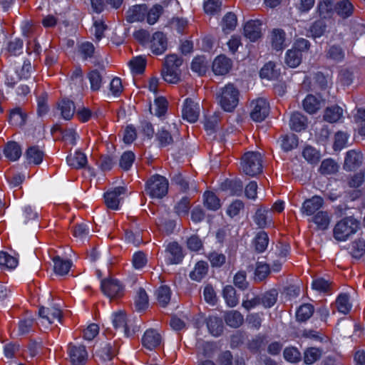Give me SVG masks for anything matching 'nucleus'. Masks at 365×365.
Wrapping results in <instances>:
<instances>
[{
    "label": "nucleus",
    "instance_id": "obj_52",
    "mask_svg": "<svg viewBox=\"0 0 365 365\" xmlns=\"http://www.w3.org/2000/svg\"><path fill=\"white\" fill-rule=\"evenodd\" d=\"M26 115L24 113L20 108L12 110L9 115V121L13 125L21 126L24 125Z\"/></svg>",
    "mask_w": 365,
    "mask_h": 365
},
{
    "label": "nucleus",
    "instance_id": "obj_49",
    "mask_svg": "<svg viewBox=\"0 0 365 365\" xmlns=\"http://www.w3.org/2000/svg\"><path fill=\"white\" fill-rule=\"evenodd\" d=\"M223 297L229 307H233L238 304V297L235 288L231 285H227L222 292Z\"/></svg>",
    "mask_w": 365,
    "mask_h": 365
},
{
    "label": "nucleus",
    "instance_id": "obj_35",
    "mask_svg": "<svg viewBox=\"0 0 365 365\" xmlns=\"http://www.w3.org/2000/svg\"><path fill=\"white\" fill-rule=\"evenodd\" d=\"M280 145L285 152L290 151L298 146V138L293 133L282 135L280 138Z\"/></svg>",
    "mask_w": 365,
    "mask_h": 365
},
{
    "label": "nucleus",
    "instance_id": "obj_1",
    "mask_svg": "<svg viewBox=\"0 0 365 365\" xmlns=\"http://www.w3.org/2000/svg\"><path fill=\"white\" fill-rule=\"evenodd\" d=\"M263 158L260 153L249 151L241 158L240 170L246 175L255 177L262 173Z\"/></svg>",
    "mask_w": 365,
    "mask_h": 365
},
{
    "label": "nucleus",
    "instance_id": "obj_43",
    "mask_svg": "<svg viewBox=\"0 0 365 365\" xmlns=\"http://www.w3.org/2000/svg\"><path fill=\"white\" fill-rule=\"evenodd\" d=\"M35 324V319L31 316L26 317L21 319L18 325L19 335H25L33 331Z\"/></svg>",
    "mask_w": 365,
    "mask_h": 365
},
{
    "label": "nucleus",
    "instance_id": "obj_15",
    "mask_svg": "<svg viewBox=\"0 0 365 365\" xmlns=\"http://www.w3.org/2000/svg\"><path fill=\"white\" fill-rule=\"evenodd\" d=\"M147 14V6L145 4L134 5L126 11L125 19L129 23L142 21L145 19Z\"/></svg>",
    "mask_w": 365,
    "mask_h": 365
},
{
    "label": "nucleus",
    "instance_id": "obj_50",
    "mask_svg": "<svg viewBox=\"0 0 365 365\" xmlns=\"http://www.w3.org/2000/svg\"><path fill=\"white\" fill-rule=\"evenodd\" d=\"M135 309L138 311L143 310L148 306V296L145 290L143 288H140L137 291L135 298Z\"/></svg>",
    "mask_w": 365,
    "mask_h": 365
},
{
    "label": "nucleus",
    "instance_id": "obj_51",
    "mask_svg": "<svg viewBox=\"0 0 365 365\" xmlns=\"http://www.w3.org/2000/svg\"><path fill=\"white\" fill-rule=\"evenodd\" d=\"M163 79L170 83H176L180 81V69L163 67L162 71Z\"/></svg>",
    "mask_w": 365,
    "mask_h": 365
},
{
    "label": "nucleus",
    "instance_id": "obj_28",
    "mask_svg": "<svg viewBox=\"0 0 365 365\" xmlns=\"http://www.w3.org/2000/svg\"><path fill=\"white\" fill-rule=\"evenodd\" d=\"M67 163L71 168L80 169L84 168L87 164L86 155L80 151H76L73 155L67 157Z\"/></svg>",
    "mask_w": 365,
    "mask_h": 365
},
{
    "label": "nucleus",
    "instance_id": "obj_41",
    "mask_svg": "<svg viewBox=\"0 0 365 365\" xmlns=\"http://www.w3.org/2000/svg\"><path fill=\"white\" fill-rule=\"evenodd\" d=\"M43 152L37 146L30 147L26 151V158L29 163L40 164L43 158Z\"/></svg>",
    "mask_w": 365,
    "mask_h": 365
},
{
    "label": "nucleus",
    "instance_id": "obj_39",
    "mask_svg": "<svg viewBox=\"0 0 365 365\" xmlns=\"http://www.w3.org/2000/svg\"><path fill=\"white\" fill-rule=\"evenodd\" d=\"M304 109L309 113H315L321 107V102L313 95H308L303 101Z\"/></svg>",
    "mask_w": 365,
    "mask_h": 365
},
{
    "label": "nucleus",
    "instance_id": "obj_54",
    "mask_svg": "<svg viewBox=\"0 0 365 365\" xmlns=\"http://www.w3.org/2000/svg\"><path fill=\"white\" fill-rule=\"evenodd\" d=\"M18 264L16 258L6 252H0V267L2 269H14Z\"/></svg>",
    "mask_w": 365,
    "mask_h": 365
},
{
    "label": "nucleus",
    "instance_id": "obj_48",
    "mask_svg": "<svg viewBox=\"0 0 365 365\" xmlns=\"http://www.w3.org/2000/svg\"><path fill=\"white\" fill-rule=\"evenodd\" d=\"M237 24V16L234 13H227L222 19V27L225 33L233 31Z\"/></svg>",
    "mask_w": 365,
    "mask_h": 365
},
{
    "label": "nucleus",
    "instance_id": "obj_53",
    "mask_svg": "<svg viewBox=\"0 0 365 365\" xmlns=\"http://www.w3.org/2000/svg\"><path fill=\"white\" fill-rule=\"evenodd\" d=\"M88 78L91 83V89L93 91H98L102 86L103 77L100 72L95 69L88 73Z\"/></svg>",
    "mask_w": 365,
    "mask_h": 365
},
{
    "label": "nucleus",
    "instance_id": "obj_25",
    "mask_svg": "<svg viewBox=\"0 0 365 365\" xmlns=\"http://www.w3.org/2000/svg\"><path fill=\"white\" fill-rule=\"evenodd\" d=\"M57 110L65 120H71L76 112L74 103L66 98L61 99L57 103Z\"/></svg>",
    "mask_w": 365,
    "mask_h": 365
},
{
    "label": "nucleus",
    "instance_id": "obj_22",
    "mask_svg": "<svg viewBox=\"0 0 365 365\" xmlns=\"http://www.w3.org/2000/svg\"><path fill=\"white\" fill-rule=\"evenodd\" d=\"M271 46L276 51H282L286 47V33L282 29H274L269 36Z\"/></svg>",
    "mask_w": 365,
    "mask_h": 365
},
{
    "label": "nucleus",
    "instance_id": "obj_55",
    "mask_svg": "<svg viewBox=\"0 0 365 365\" xmlns=\"http://www.w3.org/2000/svg\"><path fill=\"white\" fill-rule=\"evenodd\" d=\"M204 205L212 210H216L220 208V200L212 192H205L204 194Z\"/></svg>",
    "mask_w": 365,
    "mask_h": 365
},
{
    "label": "nucleus",
    "instance_id": "obj_3",
    "mask_svg": "<svg viewBox=\"0 0 365 365\" xmlns=\"http://www.w3.org/2000/svg\"><path fill=\"white\" fill-rule=\"evenodd\" d=\"M359 228V222L349 217L339 221L334 228V237L338 241H344Z\"/></svg>",
    "mask_w": 365,
    "mask_h": 365
},
{
    "label": "nucleus",
    "instance_id": "obj_58",
    "mask_svg": "<svg viewBox=\"0 0 365 365\" xmlns=\"http://www.w3.org/2000/svg\"><path fill=\"white\" fill-rule=\"evenodd\" d=\"M339 166L332 159H326L322 162L319 171L324 175H331L337 172Z\"/></svg>",
    "mask_w": 365,
    "mask_h": 365
},
{
    "label": "nucleus",
    "instance_id": "obj_18",
    "mask_svg": "<svg viewBox=\"0 0 365 365\" xmlns=\"http://www.w3.org/2000/svg\"><path fill=\"white\" fill-rule=\"evenodd\" d=\"M262 23L259 20H250L244 26L245 36L251 41H255L262 36Z\"/></svg>",
    "mask_w": 365,
    "mask_h": 365
},
{
    "label": "nucleus",
    "instance_id": "obj_13",
    "mask_svg": "<svg viewBox=\"0 0 365 365\" xmlns=\"http://www.w3.org/2000/svg\"><path fill=\"white\" fill-rule=\"evenodd\" d=\"M171 181L182 192H188L190 190L195 192H197L195 181L184 177L181 173H175L173 176Z\"/></svg>",
    "mask_w": 365,
    "mask_h": 365
},
{
    "label": "nucleus",
    "instance_id": "obj_6",
    "mask_svg": "<svg viewBox=\"0 0 365 365\" xmlns=\"http://www.w3.org/2000/svg\"><path fill=\"white\" fill-rule=\"evenodd\" d=\"M101 291L110 299L120 297L123 294V287L120 282L113 278H106L101 281Z\"/></svg>",
    "mask_w": 365,
    "mask_h": 365
},
{
    "label": "nucleus",
    "instance_id": "obj_8",
    "mask_svg": "<svg viewBox=\"0 0 365 365\" xmlns=\"http://www.w3.org/2000/svg\"><path fill=\"white\" fill-rule=\"evenodd\" d=\"M67 352L73 365H84L88 360V352L83 345L70 343Z\"/></svg>",
    "mask_w": 365,
    "mask_h": 365
},
{
    "label": "nucleus",
    "instance_id": "obj_29",
    "mask_svg": "<svg viewBox=\"0 0 365 365\" xmlns=\"http://www.w3.org/2000/svg\"><path fill=\"white\" fill-rule=\"evenodd\" d=\"M4 153L8 159L15 161L21 155V148L17 143L11 141L6 145Z\"/></svg>",
    "mask_w": 365,
    "mask_h": 365
},
{
    "label": "nucleus",
    "instance_id": "obj_57",
    "mask_svg": "<svg viewBox=\"0 0 365 365\" xmlns=\"http://www.w3.org/2000/svg\"><path fill=\"white\" fill-rule=\"evenodd\" d=\"M163 6L160 4H155L149 11L147 10V21L149 24L153 25L156 23L159 17L163 13Z\"/></svg>",
    "mask_w": 365,
    "mask_h": 365
},
{
    "label": "nucleus",
    "instance_id": "obj_60",
    "mask_svg": "<svg viewBox=\"0 0 365 365\" xmlns=\"http://www.w3.org/2000/svg\"><path fill=\"white\" fill-rule=\"evenodd\" d=\"M270 273V268L269 264L263 262H257L255 272V280L262 281Z\"/></svg>",
    "mask_w": 365,
    "mask_h": 365
},
{
    "label": "nucleus",
    "instance_id": "obj_19",
    "mask_svg": "<svg viewBox=\"0 0 365 365\" xmlns=\"http://www.w3.org/2000/svg\"><path fill=\"white\" fill-rule=\"evenodd\" d=\"M232 66V61L225 56L220 55L212 63V71L217 75H225Z\"/></svg>",
    "mask_w": 365,
    "mask_h": 365
},
{
    "label": "nucleus",
    "instance_id": "obj_34",
    "mask_svg": "<svg viewBox=\"0 0 365 365\" xmlns=\"http://www.w3.org/2000/svg\"><path fill=\"white\" fill-rule=\"evenodd\" d=\"M208 264L205 261H199L196 263L194 269L190 273V277L192 280L200 281L207 273Z\"/></svg>",
    "mask_w": 365,
    "mask_h": 365
},
{
    "label": "nucleus",
    "instance_id": "obj_56",
    "mask_svg": "<svg viewBox=\"0 0 365 365\" xmlns=\"http://www.w3.org/2000/svg\"><path fill=\"white\" fill-rule=\"evenodd\" d=\"M278 292L276 289H271L260 297L261 304L265 308H269L274 305L277 300Z\"/></svg>",
    "mask_w": 365,
    "mask_h": 365
},
{
    "label": "nucleus",
    "instance_id": "obj_23",
    "mask_svg": "<svg viewBox=\"0 0 365 365\" xmlns=\"http://www.w3.org/2000/svg\"><path fill=\"white\" fill-rule=\"evenodd\" d=\"M95 354L102 361L106 362L113 358L115 355V350L111 342L104 341L101 343L100 346L96 349Z\"/></svg>",
    "mask_w": 365,
    "mask_h": 365
},
{
    "label": "nucleus",
    "instance_id": "obj_38",
    "mask_svg": "<svg viewBox=\"0 0 365 365\" xmlns=\"http://www.w3.org/2000/svg\"><path fill=\"white\" fill-rule=\"evenodd\" d=\"M302 55L296 49H289L286 53L285 63L291 68H296L302 62Z\"/></svg>",
    "mask_w": 365,
    "mask_h": 365
},
{
    "label": "nucleus",
    "instance_id": "obj_16",
    "mask_svg": "<svg viewBox=\"0 0 365 365\" xmlns=\"http://www.w3.org/2000/svg\"><path fill=\"white\" fill-rule=\"evenodd\" d=\"M162 341L160 334L153 329H148L142 339V344L148 350H153L160 346Z\"/></svg>",
    "mask_w": 365,
    "mask_h": 365
},
{
    "label": "nucleus",
    "instance_id": "obj_61",
    "mask_svg": "<svg viewBox=\"0 0 365 365\" xmlns=\"http://www.w3.org/2000/svg\"><path fill=\"white\" fill-rule=\"evenodd\" d=\"M129 66L132 72L135 74H141L144 72L146 61L145 59L141 56L134 58L129 62Z\"/></svg>",
    "mask_w": 365,
    "mask_h": 365
},
{
    "label": "nucleus",
    "instance_id": "obj_33",
    "mask_svg": "<svg viewBox=\"0 0 365 365\" xmlns=\"http://www.w3.org/2000/svg\"><path fill=\"white\" fill-rule=\"evenodd\" d=\"M207 325L210 332L213 336H218L223 332L224 326L220 318L210 317L207 319Z\"/></svg>",
    "mask_w": 365,
    "mask_h": 365
},
{
    "label": "nucleus",
    "instance_id": "obj_63",
    "mask_svg": "<svg viewBox=\"0 0 365 365\" xmlns=\"http://www.w3.org/2000/svg\"><path fill=\"white\" fill-rule=\"evenodd\" d=\"M302 155L310 163H317L320 160L319 153L309 145L304 148Z\"/></svg>",
    "mask_w": 365,
    "mask_h": 365
},
{
    "label": "nucleus",
    "instance_id": "obj_10",
    "mask_svg": "<svg viewBox=\"0 0 365 365\" xmlns=\"http://www.w3.org/2000/svg\"><path fill=\"white\" fill-rule=\"evenodd\" d=\"M113 324L115 329H121L127 337L132 336L136 331H139L138 326H135L130 329L131 325L128 322L125 314L122 312L114 314Z\"/></svg>",
    "mask_w": 365,
    "mask_h": 365
},
{
    "label": "nucleus",
    "instance_id": "obj_5",
    "mask_svg": "<svg viewBox=\"0 0 365 365\" xmlns=\"http://www.w3.org/2000/svg\"><path fill=\"white\" fill-rule=\"evenodd\" d=\"M38 316L41 325L48 328L52 324L61 322L62 312L56 306L41 307L38 309Z\"/></svg>",
    "mask_w": 365,
    "mask_h": 365
},
{
    "label": "nucleus",
    "instance_id": "obj_7",
    "mask_svg": "<svg viewBox=\"0 0 365 365\" xmlns=\"http://www.w3.org/2000/svg\"><path fill=\"white\" fill-rule=\"evenodd\" d=\"M250 117L256 122L263 121L269 115V106L265 99L258 98L250 104Z\"/></svg>",
    "mask_w": 365,
    "mask_h": 365
},
{
    "label": "nucleus",
    "instance_id": "obj_30",
    "mask_svg": "<svg viewBox=\"0 0 365 365\" xmlns=\"http://www.w3.org/2000/svg\"><path fill=\"white\" fill-rule=\"evenodd\" d=\"M224 318L226 324L233 328L240 327L244 322L243 316L240 312L236 310H232L225 313Z\"/></svg>",
    "mask_w": 365,
    "mask_h": 365
},
{
    "label": "nucleus",
    "instance_id": "obj_11",
    "mask_svg": "<svg viewBox=\"0 0 365 365\" xmlns=\"http://www.w3.org/2000/svg\"><path fill=\"white\" fill-rule=\"evenodd\" d=\"M165 258L168 264L180 263L184 258L182 247L176 242H170L165 249Z\"/></svg>",
    "mask_w": 365,
    "mask_h": 365
},
{
    "label": "nucleus",
    "instance_id": "obj_2",
    "mask_svg": "<svg viewBox=\"0 0 365 365\" xmlns=\"http://www.w3.org/2000/svg\"><path fill=\"white\" fill-rule=\"evenodd\" d=\"M239 96V90L233 84L229 83L220 90L217 99L225 111L232 112L238 105Z\"/></svg>",
    "mask_w": 365,
    "mask_h": 365
},
{
    "label": "nucleus",
    "instance_id": "obj_20",
    "mask_svg": "<svg viewBox=\"0 0 365 365\" xmlns=\"http://www.w3.org/2000/svg\"><path fill=\"white\" fill-rule=\"evenodd\" d=\"M325 58L334 63L342 62L345 58V51L339 44L328 45L324 51Z\"/></svg>",
    "mask_w": 365,
    "mask_h": 365
},
{
    "label": "nucleus",
    "instance_id": "obj_9",
    "mask_svg": "<svg viewBox=\"0 0 365 365\" xmlns=\"http://www.w3.org/2000/svg\"><path fill=\"white\" fill-rule=\"evenodd\" d=\"M126 192L125 187H117L104 194L105 204L108 208L118 210L120 200Z\"/></svg>",
    "mask_w": 365,
    "mask_h": 365
},
{
    "label": "nucleus",
    "instance_id": "obj_12",
    "mask_svg": "<svg viewBox=\"0 0 365 365\" xmlns=\"http://www.w3.org/2000/svg\"><path fill=\"white\" fill-rule=\"evenodd\" d=\"M182 118L190 123H195L200 115V106L192 99L187 98L185 100L182 110Z\"/></svg>",
    "mask_w": 365,
    "mask_h": 365
},
{
    "label": "nucleus",
    "instance_id": "obj_14",
    "mask_svg": "<svg viewBox=\"0 0 365 365\" xmlns=\"http://www.w3.org/2000/svg\"><path fill=\"white\" fill-rule=\"evenodd\" d=\"M168 47V40L163 32H155L150 40V48L153 53L155 55L162 54Z\"/></svg>",
    "mask_w": 365,
    "mask_h": 365
},
{
    "label": "nucleus",
    "instance_id": "obj_44",
    "mask_svg": "<svg viewBox=\"0 0 365 365\" xmlns=\"http://www.w3.org/2000/svg\"><path fill=\"white\" fill-rule=\"evenodd\" d=\"M269 237L264 231L258 232L254 240L255 250L259 253L263 252L267 249Z\"/></svg>",
    "mask_w": 365,
    "mask_h": 365
},
{
    "label": "nucleus",
    "instance_id": "obj_40",
    "mask_svg": "<svg viewBox=\"0 0 365 365\" xmlns=\"http://www.w3.org/2000/svg\"><path fill=\"white\" fill-rule=\"evenodd\" d=\"M54 271L59 275L67 274L71 267V262L67 259H63L60 257H53Z\"/></svg>",
    "mask_w": 365,
    "mask_h": 365
},
{
    "label": "nucleus",
    "instance_id": "obj_59",
    "mask_svg": "<svg viewBox=\"0 0 365 365\" xmlns=\"http://www.w3.org/2000/svg\"><path fill=\"white\" fill-rule=\"evenodd\" d=\"M269 211L263 208H259L254 216V221L260 228L265 227L267 225Z\"/></svg>",
    "mask_w": 365,
    "mask_h": 365
},
{
    "label": "nucleus",
    "instance_id": "obj_42",
    "mask_svg": "<svg viewBox=\"0 0 365 365\" xmlns=\"http://www.w3.org/2000/svg\"><path fill=\"white\" fill-rule=\"evenodd\" d=\"M350 254L355 259H360L364 256L365 254V240L359 238L352 242Z\"/></svg>",
    "mask_w": 365,
    "mask_h": 365
},
{
    "label": "nucleus",
    "instance_id": "obj_45",
    "mask_svg": "<svg viewBox=\"0 0 365 365\" xmlns=\"http://www.w3.org/2000/svg\"><path fill=\"white\" fill-rule=\"evenodd\" d=\"M319 14L322 18L331 16L334 11V5L331 0H323L317 6Z\"/></svg>",
    "mask_w": 365,
    "mask_h": 365
},
{
    "label": "nucleus",
    "instance_id": "obj_32",
    "mask_svg": "<svg viewBox=\"0 0 365 365\" xmlns=\"http://www.w3.org/2000/svg\"><path fill=\"white\" fill-rule=\"evenodd\" d=\"M342 114L341 108L338 106H332L326 108L324 119L329 123H336L342 117Z\"/></svg>",
    "mask_w": 365,
    "mask_h": 365
},
{
    "label": "nucleus",
    "instance_id": "obj_64",
    "mask_svg": "<svg viewBox=\"0 0 365 365\" xmlns=\"http://www.w3.org/2000/svg\"><path fill=\"white\" fill-rule=\"evenodd\" d=\"M135 155L131 151L123 153L120 159V167L124 170H128L135 160Z\"/></svg>",
    "mask_w": 365,
    "mask_h": 365
},
{
    "label": "nucleus",
    "instance_id": "obj_26",
    "mask_svg": "<svg viewBox=\"0 0 365 365\" xmlns=\"http://www.w3.org/2000/svg\"><path fill=\"white\" fill-rule=\"evenodd\" d=\"M312 221L318 230H325L330 224L331 217L327 211H319L313 216Z\"/></svg>",
    "mask_w": 365,
    "mask_h": 365
},
{
    "label": "nucleus",
    "instance_id": "obj_4",
    "mask_svg": "<svg viewBox=\"0 0 365 365\" xmlns=\"http://www.w3.org/2000/svg\"><path fill=\"white\" fill-rule=\"evenodd\" d=\"M168 191V181L161 175L152 176L146 182L145 192L153 198H162Z\"/></svg>",
    "mask_w": 365,
    "mask_h": 365
},
{
    "label": "nucleus",
    "instance_id": "obj_17",
    "mask_svg": "<svg viewBox=\"0 0 365 365\" xmlns=\"http://www.w3.org/2000/svg\"><path fill=\"white\" fill-rule=\"evenodd\" d=\"M324 200L318 195L306 200L302 206L301 211L302 214L310 216L318 211L323 205Z\"/></svg>",
    "mask_w": 365,
    "mask_h": 365
},
{
    "label": "nucleus",
    "instance_id": "obj_37",
    "mask_svg": "<svg viewBox=\"0 0 365 365\" xmlns=\"http://www.w3.org/2000/svg\"><path fill=\"white\" fill-rule=\"evenodd\" d=\"M314 308L311 304L301 305L297 311L296 318L298 322L307 321L314 314Z\"/></svg>",
    "mask_w": 365,
    "mask_h": 365
},
{
    "label": "nucleus",
    "instance_id": "obj_36",
    "mask_svg": "<svg viewBox=\"0 0 365 365\" xmlns=\"http://www.w3.org/2000/svg\"><path fill=\"white\" fill-rule=\"evenodd\" d=\"M335 307L339 312L344 314H348L351 309L349 295L347 294H339L336 299Z\"/></svg>",
    "mask_w": 365,
    "mask_h": 365
},
{
    "label": "nucleus",
    "instance_id": "obj_21",
    "mask_svg": "<svg viewBox=\"0 0 365 365\" xmlns=\"http://www.w3.org/2000/svg\"><path fill=\"white\" fill-rule=\"evenodd\" d=\"M362 160L363 155L361 152L354 150H349L346 154L344 168L346 170L351 171L359 167Z\"/></svg>",
    "mask_w": 365,
    "mask_h": 365
},
{
    "label": "nucleus",
    "instance_id": "obj_46",
    "mask_svg": "<svg viewBox=\"0 0 365 365\" xmlns=\"http://www.w3.org/2000/svg\"><path fill=\"white\" fill-rule=\"evenodd\" d=\"M275 63L269 61L266 63L260 71V77L262 78H267L269 80L276 79L278 78L279 73L275 68Z\"/></svg>",
    "mask_w": 365,
    "mask_h": 365
},
{
    "label": "nucleus",
    "instance_id": "obj_47",
    "mask_svg": "<svg viewBox=\"0 0 365 365\" xmlns=\"http://www.w3.org/2000/svg\"><path fill=\"white\" fill-rule=\"evenodd\" d=\"M190 200L187 197H183L174 207L175 212L180 217H187L190 209Z\"/></svg>",
    "mask_w": 365,
    "mask_h": 365
},
{
    "label": "nucleus",
    "instance_id": "obj_27",
    "mask_svg": "<svg viewBox=\"0 0 365 365\" xmlns=\"http://www.w3.org/2000/svg\"><path fill=\"white\" fill-rule=\"evenodd\" d=\"M289 125L292 130L300 132L307 127V118L301 113H293L290 117Z\"/></svg>",
    "mask_w": 365,
    "mask_h": 365
},
{
    "label": "nucleus",
    "instance_id": "obj_62",
    "mask_svg": "<svg viewBox=\"0 0 365 365\" xmlns=\"http://www.w3.org/2000/svg\"><path fill=\"white\" fill-rule=\"evenodd\" d=\"M191 69L199 75H203L207 71V61L203 56L195 58L191 63Z\"/></svg>",
    "mask_w": 365,
    "mask_h": 365
},
{
    "label": "nucleus",
    "instance_id": "obj_24",
    "mask_svg": "<svg viewBox=\"0 0 365 365\" xmlns=\"http://www.w3.org/2000/svg\"><path fill=\"white\" fill-rule=\"evenodd\" d=\"M354 9V6L350 0H340L334 4V11L344 19L351 16Z\"/></svg>",
    "mask_w": 365,
    "mask_h": 365
},
{
    "label": "nucleus",
    "instance_id": "obj_31",
    "mask_svg": "<svg viewBox=\"0 0 365 365\" xmlns=\"http://www.w3.org/2000/svg\"><path fill=\"white\" fill-rule=\"evenodd\" d=\"M155 296L158 301V303L161 307H166L171 298V291L168 286L167 285H161L156 291Z\"/></svg>",
    "mask_w": 365,
    "mask_h": 365
}]
</instances>
